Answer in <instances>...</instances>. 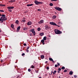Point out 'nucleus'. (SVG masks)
Returning a JSON list of instances; mask_svg holds the SVG:
<instances>
[{
	"mask_svg": "<svg viewBox=\"0 0 78 78\" xmlns=\"http://www.w3.org/2000/svg\"><path fill=\"white\" fill-rule=\"evenodd\" d=\"M55 33L57 34H62V32L61 31H60L58 29H55L54 30Z\"/></svg>",
	"mask_w": 78,
	"mask_h": 78,
	"instance_id": "nucleus-1",
	"label": "nucleus"
},
{
	"mask_svg": "<svg viewBox=\"0 0 78 78\" xmlns=\"http://www.w3.org/2000/svg\"><path fill=\"white\" fill-rule=\"evenodd\" d=\"M2 16L1 17V19L2 20H7V18L5 17V15H2Z\"/></svg>",
	"mask_w": 78,
	"mask_h": 78,
	"instance_id": "nucleus-2",
	"label": "nucleus"
},
{
	"mask_svg": "<svg viewBox=\"0 0 78 78\" xmlns=\"http://www.w3.org/2000/svg\"><path fill=\"white\" fill-rule=\"evenodd\" d=\"M30 32H32V33L33 34V35L34 36H35L36 34V33L35 32V31H34V29H32L30 30Z\"/></svg>",
	"mask_w": 78,
	"mask_h": 78,
	"instance_id": "nucleus-3",
	"label": "nucleus"
},
{
	"mask_svg": "<svg viewBox=\"0 0 78 78\" xmlns=\"http://www.w3.org/2000/svg\"><path fill=\"white\" fill-rule=\"evenodd\" d=\"M55 9H56V10H57L58 11H61L62 10V9L61 8H59L58 7H54Z\"/></svg>",
	"mask_w": 78,
	"mask_h": 78,
	"instance_id": "nucleus-4",
	"label": "nucleus"
},
{
	"mask_svg": "<svg viewBox=\"0 0 78 78\" xmlns=\"http://www.w3.org/2000/svg\"><path fill=\"white\" fill-rule=\"evenodd\" d=\"M50 24H51V25H55V26L58 27H60V26L57 25L55 23L53 22H51L50 23Z\"/></svg>",
	"mask_w": 78,
	"mask_h": 78,
	"instance_id": "nucleus-5",
	"label": "nucleus"
},
{
	"mask_svg": "<svg viewBox=\"0 0 78 78\" xmlns=\"http://www.w3.org/2000/svg\"><path fill=\"white\" fill-rule=\"evenodd\" d=\"M34 2L36 5H39V4H42L43 3V2H38L37 1H35Z\"/></svg>",
	"mask_w": 78,
	"mask_h": 78,
	"instance_id": "nucleus-6",
	"label": "nucleus"
},
{
	"mask_svg": "<svg viewBox=\"0 0 78 78\" xmlns=\"http://www.w3.org/2000/svg\"><path fill=\"white\" fill-rule=\"evenodd\" d=\"M45 30H48V29H50V27L48 26L47 25H46L45 26Z\"/></svg>",
	"mask_w": 78,
	"mask_h": 78,
	"instance_id": "nucleus-7",
	"label": "nucleus"
},
{
	"mask_svg": "<svg viewBox=\"0 0 78 78\" xmlns=\"http://www.w3.org/2000/svg\"><path fill=\"white\" fill-rule=\"evenodd\" d=\"M14 7L13 6H9L7 7V9H13Z\"/></svg>",
	"mask_w": 78,
	"mask_h": 78,
	"instance_id": "nucleus-8",
	"label": "nucleus"
},
{
	"mask_svg": "<svg viewBox=\"0 0 78 78\" xmlns=\"http://www.w3.org/2000/svg\"><path fill=\"white\" fill-rule=\"evenodd\" d=\"M44 23V20H41L40 22H38L39 24H41V23Z\"/></svg>",
	"mask_w": 78,
	"mask_h": 78,
	"instance_id": "nucleus-9",
	"label": "nucleus"
},
{
	"mask_svg": "<svg viewBox=\"0 0 78 78\" xmlns=\"http://www.w3.org/2000/svg\"><path fill=\"white\" fill-rule=\"evenodd\" d=\"M32 24V22H31V21H29L27 23V25H31Z\"/></svg>",
	"mask_w": 78,
	"mask_h": 78,
	"instance_id": "nucleus-10",
	"label": "nucleus"
},
{
	"mask_svg": "<svg viewBox=\"0 0 78 78\" xmlns=\"http://www.w3.org/2000/svg\"><path fill=\"white\" fill-rule=\"evenodd\" d=\"M41 43H43V45H44V40H42L41 41Z\"/></svg>",
	"mask_w": 78,
	"mask_h": 78,
	"instance_id": "nucleus-11",
	"label": "nucleus"
},
{
	"mask_svg": "<svg viewBox=\"0 0 78 78\" xmlns=\"http://www.w3.org/2000/svg\"><path fill=\"white\" fill-rule=\"evenodd\" d=\"M49 60H50V61H52V62H54V61H53V60L52 58H49Z\"/></svg>",
	"mask_w": 78,
	"mask_h": 78,
	"instance_id": "nucleus-12",
	"label": "nucleus"
},
{
	"mask_svg": "<svg viewBox=\"0 0 78 78\" xmlns=\"http://www.w3.org/2000/svg\"><path fill=\"white\" fill-rule=\"evenodd\" d=\"M33 4H28L27 5V6H33Z\"/></svg>",
	"mask_w": 78,
	"mask_h": 78,
	"instance_id": "nucleus-13",
	"label": "nucleus"
},
{
	"mask_svg": "<svg viewBox=\"0 0 78 78\" xmlns=\"http://www.w3.org/2000/svg\"><path fill=\"white\" fill-rule=\"evenodd\" d=\"M41 59H44V55H41Z\"/></svg>",
	"mask_w": 78,
	"mask_h": 78,
	"instance_id": "nucleus-14",
	"label": "nucleus"
},
{
	"mask_svg": "<svg viewBox=\"0 0 78 78\" xmlns=\"http://www.w3.org/2000/svg\"><path fill=\"white\" fill-rule=\"evenodd\" d=\"M20 27L19 26L17 28V31H18L19 30H20Z\"/></svg>",
	"mask_w": 78,
	"mask_h": 78,
	"instance_id": "nucleus-15",
	"label": "nucleus"
},
{
	"mask_svg": "<svg viewBox=\"0 0 78 78\" xmlns=\"http://www.w3.org/2000/svg\"><path fill=\"white\" fill-rule=\"evenodd\" d=\"M15 23H16V24H17V25H19V20H16Z\"/></svg>",
	"mask_w": 78,
	"mask_h": 78,
	"instance_id": "nucleus-16",
	"label": "nucleus"
},
{
	"mask_svg": "<svg viewBox=\"0 0 78 78\" xmlns=\"http://www.w3.org/2000/svg\"><path fill=\"white\" fill-rule=\"evenodd\" d=\"M44 33H40V36H44Z\"/></svg>",
	"mask_w": 78,
	"mask_h": 78,
	"instance_id": "nucleus-17",
	"label": "nucleus"
},
{
	"mask_svg": "<svg viewBox=\"0 0 78 78\" xmlns=\"http://www.w3.org/2000/svg\"><path fill=\"white\" fill-rule=\"evenodd\" d=\"M43 40H44V41H45V40H47V37H44L43 38Z\"/></svg>",
	"mask_w": 78,
	"mask_h": 78,
	"instance_id": "nucleus-18",
	"label": "nucleus"
},
{
	"mask_svg": "<svg viewBox=\"0 0 78 78\" xmlns=\"http://www.w3.org/2000/svg\"><path fill=\"white\" fill-rule=\"evenodd\" d=\"M69 75H72L73 74V72L72 71H70L69 73Z\"/></svg>",
	"mask_w": 78,
	"mask_h": 78,
	"instance_id": "nucleus-19",
	"label": "nucleus"
},
{
	"mask_svg": "<svg viewBox=\"0 0 78 78\" xmlns=\"http://www.w3.org/2000/svg\"><path fill=\"white\" fill-rule=\"evenodd\" d=\"M56 16L54 15L53 16L52 18H53L54 19H55L56 18Z\"/></svg>",
	"mask_w": 78,
	"mask_h": 78,
	"instance_id": "nucleus-20",
	"label": "nucleus"
},
{
	"mask_svg": "<svg viewBox=\"0 0 78 78\" xmlns=\"http://www.w3.org/2000/svg\"><path fill=\"white\" fill-rule=\"evenodd\" d=\"M0 6H5V5L0 4Z\"/></svg>",
	"mask_w": 78,
	"mask_h": 78,
	"instance_id": "nucleus-21",
	"label": "nucleus"
},
{
	"mask_svg": "<svg viewBox=\"0 0 78 78\" xmlns=\"http://www.w3.org/2000/svg\"><path fill=\"white\" fill-rule=\"evenodd\" d=\"M11 28H14V25L13 24H12L11 25Z\"/></svg>",
	"mask_w": 78,
	"mask_h": 78,
	"instance_id": "nucleus-22",
	"label": "nucleus"
},
{
	"mask_svg": "<svg viewBox=\"0 0 78 78\" xmlns=\"http://www.w3.org/2000/svg\"><path fill=\"white\" fill-rule=\"evenodd\" d=\"M11 2H15L16 0H11Z\"/></svg>",
	"mask_w": 78,
	"mask_h": 78,
	"instance_id": "nucleus-23",
	"label": "nucleus"
},
{
	"mask_svg": "<svg viewBox=\"0 0 78 78\" xmlns=\"http://www.w3.org/2000/svg\"><path fill=\"white\" fill-rule=\"evenodd\" d=\"M61 69L62 70H64V69H65V67H64V66H63L62 67Z\"/></svg>",
	"mask_w": 78,
	"mask_h": 78,
	"instance_id": "nucleus-24",
	"label": "nucleus"
},
{
	"mask_svg": "<svg viewBox=\"0 0 78 78\" xmlns=\"http://www.w3.org/2000/svg\"><path fill=\"white\" fill-rule=\"evenodd\" d=\"M31 67L32 69H34V66L33 65H32Z\"/></svg>",
	"mask_w": 78,
	"mask_h": 78,
	"instance_id": "nucleus-25",
	"label": "nucleus"
},
{
	"mask_svg": "<svg viewBox=\"0 0 78 78\" xmlns=\"http://www.w3.org/2000/svg\"><path fill=\"white\" fill-rule=\"evenodd\" d=\"M55 73H56V71L55 70L54 71V72L53 73V74L54 75V74H55Z\"/></svg>",
	"mask_w": 78,
	"mask_h": 78,
	"instance_id": "nucleus-26",
	"label": "nucleus"
},
{
	"mask_svg": "<svg viewBox=\"0 0 78 78\" xmlns=\"http://www.w3.org/2000/svg\"><path fill=\"white\" fill-rule=\"evenodd\" d=\"M50 6H53V3H51L50 4Z\"/></svg>",
	"mask_w": 78,
	"mask_h": 78,
	"instance_id": "nucleus-27",
	"label": "nucleus"
},
{
	"mask_svg": "<svg viewBox=\"0 0 78 78\" xmlns=\"http://www.w3.org/2000/svg\"><path fill=\"white\" fill-rule=\"evenodd\" d=\"M37 30H38V31H40V30H41V28H38Z\"/></svg>",
	"mask_w": 78,
	"mask_h": 78,
	"instance_id": "nucleus-28",
	"label": "nucleus"
},
{
	"mask_svg": "<svg viewBox=\"0 0 78 78\" xmlns=\"http://www.w3.org/2000/svg\"><path fill=\"white\" fill-rule=\"evenodd\" d=\"M21 22H25V20H22Z\"/></svg>",
	"mask_w": 78,
	"mask_h": 78,
	"instance_id": "nucleus-29",
	"label": "nucleus"
},
{
	"mask_svg": "<svg viewBox=\"0 0 78 78\" xmlns=\"http://www.w3.org/2000/svg\"><path fill=\"white\" fill-rule=\"evenodd\" d=\"M27 30V28H26V27H25V28H23V30Z\"/></svg>",
	"mask_w": 78,
	"mask_h": 78,
	"instance_id": "nucleus-30",
	"label": "nucleus"
},
{
	"mask_svg": "<svg viewBox=\"0 0 78 78\" xmlns=\"http://www.w3.org/2000/svg\"><path fill=\"white\" fill-rule=\"evenodd\" d=\"M51 1H52L54 2H56V1H57V0H51Z\"/></svg>",
	"mask_w": 78,
	"mask_h": 78,
	"instance_id": "nucleus-31",
	"label": "nucleus"
},
{
	"mask_svg": "<svg viewBox=\"0 0 78 78\" xmlns=\"http://www.w3.org/2000/svg\"><path fill=\"white\" fill-rule=\"evenodd\" d=\"M8 11H9L10 12H12V10L11 9H8Z\"/></svg>",
	"mask_w": 78,
	"mask_h": 78,
	"instance_id": "nucleus-32",
	"label": "nucleus"
},
{
	"mask_svg": "<svg viewBox=\"0 0 78 78\" xmlns=\"http://www.w3.org/2000/svg\"><path fill=\"white\" fill-rule=\"evenodd\" d=\"M0 12H4V10H0Z\"/></svg>",
	"mask_w": 78,
	"mask_h": 78,
	"instance_id": "nucleus-33",
	"label": "nucleus"
},
{
	"mask_svg": "<svg viewBox=\"0 0 78 78\" xmlns=\"http://www.w3.org/2000/svg\"><path fill=\"white\" fill-rule=\"evenodd\" d=\"M58 70L59 71H61V68H58Z\"/></svg>",
	"mask_w": 78,
	"mask_h": 78,
	"instance_id": "nucleus-34",
	"label": "nucleus"
},
{
	"mask_svg": "<svg viewBox=\"0 0 78 78\" xmlns=\"http://www.w3.org/2000/svg\"><path fill=\"white\" fill-rule=\"evenodd\" d=\"M28 72H31V69H28Z\"/></svg>",
	"mask_w": 78,
	"mask_h": 78,
	"instance_id": "nucleus-35",
	"label": "nucleus"
},
{
	"mask_svg": "<svg viewBox=\"0 0 78 78\" xmlns=\"http://www.w3.org/2000/svg\"><path fill=\"white\" fill-rule=\"evenodd\" d=\"M22 56H25V53H23L22 54Z\"/></svg>",
	"mask_w": 78,
	"mask_h": 78,
	"instance_id": "nucleus-36",
	"label": "nucleus"
},
{
	"mask_svg": "<svg viewBox=\"0 0 78 78\" xmlns=\"http://www.w3.org/2000/svg\"><path fill=\"white\" fill-rule=\"evenodd\" d=\"M47 70H48V69H49V67H48V66L47 68H46Z\"/></svg>",
	"mask_w": 78,
	"mask_h": 78,
	"instance_id": "nucleus-37",
	"label": "nucleus"
},
{
	"mask_svg": "<svg viewBox=\"0 0 78 78\" xmlns=\"http://www.w3.org/2000/svg\"><path fill=\"white\" fill-rule=\"evenodd\" d=\"M64 72H67V70L65 69V70L64 71Z\"/></svg>",
	"mask_w": 78,
	"mask_h": 78,
	"instance_id": "nucleus-38",
	"label": "nucleus"
},
{
	"mask_svg": "<svg viewBox=\"0 0 78 78\" xmlns=\"http://www.w3.org/2000/svg\"><path fill=\"white\" fill-rule=\"evenodd\" d=\"M55 67H58V65H55Z\"/></svg>",
	"mask_w": 78,
	"mask_h": 78,
	"instance_id": "nucleus-39",
	"label": "nucleus"
},
{
	"mask_svg": "<svg viewBox=\"0 0 78 78\" xmlns=\"http://www.w3.org/2000/svg\"><path fill=\"white\" fill-rule=\"evenodd\" d=\"M37 11H41V9H38Z\"/></svg>",
	"mask_w": 78,
	"mask_h": 78,
	"instance_id": "nucleus-40",
	"label": "nucleus"
},
{
	"mask_svg": "<svg viewBox=\"0 0 78 78\" xmlns=\"http://www.w3.org/2000/svg\"><path fill=\"white\" fill-rule=\"evenodd\" d=\"M23 45L24 46H26V45H27V44L25 43Z\"/></svg>",
	"mask_w": 78,
	"mask_h": 78,
	"instance_id": "nucleus-41",
	"label": "nucleus"
},
{
	"mask_svg": "<svg viewBox=\"0 0 78 78\" xmlns=\"http://www.w3.org/2000/svg\"><path fill=\"white\" fill-rule=\"evenodd\" d=\"M74 78H76V76L74 75Z\"/></svg>",
	"mask_w": 78,
	"mask_h": 78,
	"instance_id": "nucleus-42",
	"label": "nucleus"
},
{
	"mask_svg": "<svg viewBox=\"0 0 78 78\" xmlns=\"http://www.w3.org/2000/svg\"><path fill=\"white\" fill-rule=\"evenodd\" d=\"M26 51H27V52H29V50H26Z\"/></svg>",
	"mask_w": 78,
	"mask_h": 78,
	"instance_id": "nucleus-43",
	"label": "nucleus"
},
{
	"mask_svg": "<svg viewBox=\"0 0 78 78\" xmlns=\"http://www.w3.org/2000/svg\"><path fill=\"white\" fill-rule=\"evenodd\" d=\"M30 36H33V35L32 34H30Z\"/></svg>",
	"mask_w": 78,
	"mask_h": 78,
	"instance_id": "nucleus-44",
	"label": "nucleus"
},
{
	"mask_svg": "<svg viewBox=\"0 0 78 78\" xmlns=\"http://www.w3.org/2000/svg\"><path fill=\"white\" fill-rule=\"evenodd\" d=\"M57 64H58V66H60L59 63H57Z\"/></svg>",
	"mask_w": 78,
	"mask_h": 78,
	"instance_id": "nucleus-45",
	"label": "nucleus"
},
{
	"mask_svg": "<svg viewBox=\"0 0 78 78\" xmlns=\"http://www.w3.org/2000/svg\"><path fill=\"white\" fill-rule=\"evenodd\" d=\"M11 0L10 1H9V3H11Z\"/></svg>",
	"mask_w": 78,
	"mask_h": 78,
	"instance_id": "nucleus-46",
	"label": "nucleus"
},
{
	"mask_svg": "<svg viewBox=\"0 0 78 78\" xmlns=\"http://www.w3.org/2000/svg\"><path fill=\"white\" fill-rule=\"evenodd\" d=\"M29 48H30V47H28L27 48V49H29Z\"/></svg>",
	"mask_w": 78,
	"mask_h": 78,
	"instance_id": "nucleus-47",
	"label": "nucleus"
},
{
	"mask_svg": "<svg viewBox=\"0 0 78 78\" xmlns=\"http://www.w3.org/2000/svg\"><path fill=\"white\" fill-rule=\"evenodd\" d=\"M47 62H48V61H47L45 62V63H47Z\"/></svg>",
	"mask_w": 78,
	"mask_h": 78,
	"instance_id": "nucleus-48",
	"label": "nucleus"
},
{
	"mask_svg": "<svg viewBox=\"0 0 78 78\" xmlns=\"http://www.w3.org/2000/svg\"><path fill=\"white\" fill-rule=\"evenodd\" d=\"M58 73H59V72H60V71H58Z\"/></svg>",
	"mask_w": 78,
	"mask_h": 78,
	"instance_id": "nucleus-49",
	"label": "nucleus"
},
{
	"mask_svg": "<svg viewBox=\"0 0 78 78\" xmlns=\"http://www.w3.org/2000/svg\"><path fill=\"white\" fill-rule=\"evenodd\" d=\"M2 19L1 18H0V21H2Z\"/></svg>",
	"mask_w": 78,
	"mask_h": 78,
	"instance_id": "nucleus-50",
	"label": "nucleus"
},
{
	"mask_svg": "<svg viewBox=\"0 0 78 78\" xmlns=\"http://www.w3.org/2000/svg\"><path fill=\"white\" fill-rule=\"evenodd\" d=\"M2 16V14H0V16Z\"/></svg>",
	"mask_w": 78,
	"mask_h": 78,
	"instance_id": "nucleus-51",
	"label": "nucleus"
},
{
	"mask_svg": "<svg viewBox=\"0 0 78 78\" xmlns=\"http://www.w3.org/2000/svg\"><path fill=\"white\" fill-rule=\"evenodd\" d=\"M2 32V31H1V30H0V32Z\"/></svg>",
	"mask_w": 78,
	"mask_h": 78,
	"instance_id": "nucleus-52",
	"label": "nucleus"
},
{
	"mask_svg": "<svg viewBox=\"0 0 78 78\" xmlns=\"http://www.w3.org/2000/svg\"><path fill=\"white\" fill-rule=\"evenodd\" d=\"M51 73H53V71H52L51 72Z\"/></svg>",
	"mask_w": 78,
	"mask_h": 78,
	"instance_id": "nucleus-53",
	"label": "nucleus"
},
{
	"mask_svg": "<svg viewBox=\"0 0 78 78\" xmlns=\"http://www.w3.org/2000/svg\"><path fill=\"white\" fill-rule=\"evenodd\" d=\"M39 78H41V77H39Z\"/></svg>",
	"mask_w": 78,
	"mask_h": 78,
	"instance_id": "nucleus-54",
	"label": "nucleus"
},
{
	"mask_svg": "<svg viewBox=\"0 0 78 78\" xmlns=\"http://www.w3.org/2000/svg\"><path fill=\"white\" fill-rule=\"evenodd\" d=\"M2 22H3V21H2Z\"/></svg>",
	"mask_w": 78,
	"mask_h": 78,
	"instance_id": "nucleus-55",
	"label": "nucleus"
},
{
	"mask_svg": "<svg viewBox=\"0 0 78 78\" xmlns=\"http://www.w3.org/2000/svg\"><path fill=\"white\" fill-rule=\"evenodd\" d=\"M59 78H60V76H59Z\"/></svg>",
	"mask_w": 78,
	"mask_h": 78,
	"instance_id": "nucleus-56",
	"label": "nucleus"
}]
</instances>
